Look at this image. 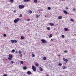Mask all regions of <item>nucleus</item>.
Listing matches in <instances>:
<instances>
[{
	"label": "nucleus",
	"mask_w": 76,
	"mask_h": 76,
	"mask_svg": "<svg viewBox=\"0 0 76 76\" xmlns=\"http://www.w3.org/2000/svg\"><path fill=\"white\" fill-rule=\"evenodd\" d=\"M13 57V56H12V55L11 54H10L9 55V57H8V59L10 60H12V58Z\"/></svg>",
	"instance_id": "obj_1"
},
{
	"label": "nucleus",
	"mask_w": 76,
	"mask_h": 76,
	"mask_svg": "<svg viewBox=\"0 0 76 76\" xmlns=\"http://www.w3.org/2000/svg\"><path fill=\"white\" fill-rule=\"evenodd\" d=\"M20 19L19 18H17L14 20V23H18V22L19 21Z\"/></svg>",
	"instance_id": "obj_2"
},
{
	"label": "nucleus",
	"mask_w": 76,
	"mask_h": 76,
	"mask_svg": "<svg viewBox=\"0 0 76 76\" xmlns=\"http://www.w3.org/2000/svg\"><path fill=\"white\" fill-rule=\"evenodd\" d=\"M24 6L23 5H20L19 6V7L20 9H23V8H24Z\"/></svg>",
	"instance_id": "obj_3"
},
{
	"label": "nucleus",
	"mask_w": 76,
	"mask_h": 76,
	"mask_svg": "<svg viewBox=\"0 0 76 76\" xmlns=\"http://www.w3.org/2000/svg\"><path fill=\"white\" fill-rule=\"evenodd\" d=\"M32 69H33V70L34 72H35L36 71V67L34 66H32Z\"/></svg>",
	"instance_id": "obj_4"
},
{
	"label": "nucleus",
	"mask_w": 76,
	"mask_h": 76,
	"mask_svg": "<svg viewBox=\"0 0 76 76\" xmlns=\"http://www.w3.org/2000/svg\"><path fill=\"white\" fill-rule=\"evenodd\" d=\"M41 41H42V42H43V43H47L46 41L44 39H42L41 40Z\"/></svg>",
	"instance_id": "obj_5"
},
{
	"label": "nucleus",
	"mask_w": 76,
	"mask_h": 76,
	"mask_svg": "<svg viewBox=\"0 0 76 76\" xmlns=\"http://www.w3.org/2000/svg\"><path fill=\"white\" fill-rule=\"evenodd\" d=\"M63 59L64 61L66 63H67V61H68V60L67 59H66L65 58H63Z\"/></svg>",
	"instance_id": "obj_6"
},
{
	"label": "nucleus",
	"mask_w": 76,
	"mask_h": 76,
	"mask_svg": "<svg viewBox=\"0 0 76 76\" xmlns=\"http://www.w3.org/2000/svg\"><path fill=\"white\" fill-rule=\"evenodd\" d=\"M64 30L65 31H69V29L67 28H64Z\"/></svg>",
	"instance_id": "obj_7"
},
{
	"label": "nucleus",
	"mask_w": 76,
	"mask_h": 76,
	"mask_svg": "<svg viewBox=\"0 0 76 76\" xmlns=\"http://www.w3.org/2000/svg\"><path fill=\"white\" fill-rule=\"evenodd\" d=\"M62 17L61 16H59V17H58V19H62Z\"/></svg>",
	"instance_id": "obj_8"
},
{
	"label": "nucleus",
	"mask_w": 76,
	"mask_h": 76,
	"mask_svg": "<svg viewBox=\"0 0 76 76\" xmlns=\"http://www.w3.org/2000/svg\"><path fill=\"white\" fill-rule=\"evenodd\" d=\"M49 24H50V25L51 26H54V25L53 23H49Z\"/></svg>",
	"instance_id": "obj_9"
},
{
	"label": "nucleus",
	"mask_w": 76,
	"mask_h": 76,
	"mask_svg": "<svg viewBox=\"0 0 76 76\" xmlns=\"http://www.w3.org/2000/svg\"><path fill=\"white\" fill-rule=\"evenodd\" d=\"M63 12L65 14V15H67L68 13L67 12V11H66V10L64 11Z\"/></svg>",
	"instance_id": "obj_10"
},
{
	"label": "nucleus",
	"mask_w": 76,
	"mask_h": 76,
	"mask_svg": "<svg viewBox=\"0 0 76 76\" xmlns=\"http://www.w3.org/2000/svg\"><path fill=\"white\" fill-rule=\"evenodd\" d=\"M27 73L28 75H31V72L30 71H28L27 72Z\"/></svg>",
	"instance_id": "obj_11"
},
{
	"label": "nucleus",
	"mask_w": 76,
	"mask_h": 76,
	"mask_svg": "<svg viewBox=\"0 0 76 76\" xmlns=\"http://www.w3.org/2000/svg\"><path fill=\"white\" fill-rule=\"evenodd\" d=\"M39 70L40 71H41V72L43 71V69L41 68V67H40Z\"/></svg>",
	"instance_id": "obj_12"
},
{
	"label": "nucleus",
	"mask_w": 76,
	"mask_h": 76,
	"mask_svg": "<svg viewBox=\"0 0 76 76\" xmlns=\"http://www.w3.org/2000/svg\"><path fill=\"white\" fill-rule=\"evenodd\" d=\"M40 15H38L37 14H36V18H39V16Z\"/></svg>",
	"instance_id": "obj_13"
},
{
	"label": "nucleus",
	"mask_w": 76,
	"mask_h": 76,
	"mask_svg": "<svg viewBox=\"0 0 76 76\" xmlns=\"http://www.w3.org/2000/svg\"><path fill=\"white\" fill-rule=\"evenodd\" d=\"M62 68L63 69H67V67L66 66H64L62 67Z\"/></svg>",
	"instance_id": "obj_14"
},
{
	"label": "nucleus",
	"mask_w": 76,
	"mask_h": 76,
	"mask_svg": "<svg viewBox=\"0 0 76 76\" xmlns=\"http://www.w3.org/2000/svg\"><path fill=\"white\" fill-rule=\"evenodd\" d=\"M27 69V67H26V66H24L23 67V69L24 70H26V69Z\"/></svg>",
	"instance_id": "obj_15"
},
{
	"label": "nucleus",
	"mask_w": 76,
	"mask_h": 76,
	"mask_svg": "<svg viewBox=\"0 0 76 76\" xmlns=\"http://www.w3.org/2000/svg\"><path fill=\"white\" fill-rule=\"evenodd\" d=\"M53 37V35L51 34L49 36V38H51V37Z\"/></svg>",
	"instance_id": "obj_16"
},
{
	"label": "nucleus",
	"mask_w": 76,
	"mask_h": 76,
	"mask_svg": "<svg viewBox=\"0 0 76 76\" xmlns=\"http://www.w3.org/2000/svg\"><path fill=\"white\" fill-rule=\"evenodd\" d=\"M30 0H24V2H26V1H29Z\"/></svg>",
	"instance_id": "obj_17"
},
{
	"label": "nucleus",
	"mask_w": 76,
	"mask_h": 76,
	"mask_svg": "<svg viewBox=\"0 0 76 76\" xmlns=\"http://www.w3.org/2000/svg\"><path fill=\"white\" fill-rule=\"evenodd\" d=\"M47 29H48V30H50L51 29V28L50 27H48L47 28Z\"/></svg>",
	"instance_id": "obj_18"
},
{
	"label": "nucleus",
	"mask_w": 76,
	"mask_h": 76,
	"mask_svg": "<svg viewBox=\"0 0 76 76\" xmlns=\"http://www.w3.org/2000/svg\"><path fill=\"white\" fill-rule=\"evenodd\" d=\"M42 58L44 60H45L47 59L46 58V57H43Z\"/></svg>",
	"instance_id": "obj_19"
},
{
	"label": "nucleus",
	"mask_w": 76,
	"mask_h": 76,
	"mask_svg": "<svg viewBox=\"0 0 76 76\" xmlns=\"http://www.w3.org/2000/svg\"><path fill=\"white\" fill-rule=\"evenodd\" d=\"M21 39H24V37L23 36H22L21 37Z\"/></svg>",
	"instance_id": "obj_20"
},
{
	"label": "nucleus",
	"mask_w": 76,
	"mask_h": 76,
	"mask_svg": "<svg viewBox=\"0 0 76 76\" xmlns=\"http://www.w3.org/2000/svg\"><path fill=\"white\" fill-rule=\"evenodd\" d=\"M15 50L14 49H13L12 50V51H11V52L12 53H15Z\"/></svg>",
	"instance_id": "obj_21"
},
{
	"label": "nucleus",
	"mask_w": 76,
	"mask_h": 76,
	"mask_svg": "<svg viewBox=\"0 0 76 76\" xmlns=\"http://www.w3.org/2000/svg\"><path fill=\"white\" fill-rule=\"evenodd\" d=\"M11 42H12V44H13V43H14V40H11Z\"/></svg>",
	"instance_id": "obj_22"
},
{
	"label": "nucleus",
	"mask_w": 76,
	"mask_h": 76,
	"mask_svg": "<svg viewBox=\"0 0 76 76\" xmlns=\"http://www.w3.org/2000/svg\"><path fill=\"white\" fill-rule=\"evenodd\" d=\"M58 65H59V66H62V64L60 62L59 63Z\"/></svg>",
	"instance_id": "obj_23"
},
{
	"label": "nucleus",
	"mask_w": 76,
	"mask_h": 76,
	"mask_svg": "<svg viewBox=\"0 0 76 76\" xmlns=\"http://www.w3.org/2000/svg\"><path fill=\"white\" fill-rule=\"evenodd\" d=\"M34 3H37V2H38V0H34Z\"/></svg>",
	"instance_id": "obj_24"
},
{
	"label": "nucleus",
	"mask_w": 76,
	"mask_h": 76,
	"mask_svg": "<svg viewBox=\"0 0 76 76\" xmlns=\"http://www.w3.org/2000/svg\"><path fill=\"white\" fill-rule=\"evenodd\" d=\"M35 65L36 66H39V64L38 63H36L35 64Z\"/></svg>",
	"instance_id": "obj_25"
},
{
	"label": "nucleus",
	"mask_w": 76,
	"mask_h": 76,
	"mask_svg": "<svg viewBox=\"0 0 76 76\" xmlns=\"http://www.w3.org/2000/svg\"><path fill=\"white\" fill-rule=\"evenodd\" d=\"M70 20L72 22H74V21H75V20L73 19L72 18Z\"/></svg>",
	"instance_id": "obj_26"
},
{
	"label": "nucleus",
	"mask_w": 76,
	"mask_h": 76,
	"mask_svg": "<svg viewBox=\"0 0 76 76\" xmlns=\"http://www.w3.org/2000/svg\"><path fill=\"white\" fill-rule=\"evenodd\" d=\"M48 10H51V7H48Z\"/></svg>",
	"instance_id": "obj_27"
},
{
	"label": "nucleus",
	"mask_w": 76,
	"mask_h": 76,
	"mask_svg": "<svg viewBox=\"0 0 76 76\" xmlns=\"http://www.w3.org/2000/svg\"><path fill=\"white\" fill-rule=\"evenodd\" d=\"M14 41L15 43H16V42H17V40H16L15 39L14 40Z\"/></svg>",
	"instance_id": "obj_28"
},
{
	"label": "nucleus",
	"mask_w": 76,
	"mask_h": 76,
	"mask_svg": "<svg viewBox=\"0 0 76 76\" xmlns=\"http://www.w3.org/2000/svg\"><path fill=\"white\" fill-rule=\"evenodd\" d=\"M32 56L33 57H35V55L34 54H32Z\"/></svg>",
	"instance_id": "obj_29"
},
{
	"label": "nucleus",
	"mask_w": 76,
	"mask_h": 76,
	"mask_svg": "<svg viewBox=\"0 0 76 76\" xmlns=\"http://www.w3.org/2000/svg\"><path fill=\"white\" fill-rule=\"evenodd\" d=\"M32 13V11H31V10L29 11V13H30V14H31V13Z\"/></svg>",
	"instance_id": "obj_30"
},
{
	"label": "nucleus",
	"mask_w": 76,
	"mask_h": 76,
	"mask_svg": "<svg viewBox=\"0 0 76 76\" xmlns=\"http://www.w3.org/2000/svg\"><path fill=\"white\" fill-rule=\"evenodd\" d=\"M14 63V61H11V63H12V64H13Z\"/></svg>",
	"instance_id": "obj_31"
},
{
	"label": "nucleus",
	"mask_w": 76,
	"mask_h": 76,
	"mask_svg": "<svg viewBox=\"0 0 76 76\" xmlns=\"http://www.w3.org/2000/svg\"><path fill=\"white\" fill-rule=\"evenodd\" d=\"M10 2H13V1H14L13 0H10Z\"/></svg>",
	"instance_id": "obj_32"
},
{
	"label": "nucleus",
	"mask_w": 76,
	"mask_h": 76,
	"mask_svg": "<svg viewBox=\"0 0 76 76\" xmlns=\"http://www.w3.org/2000/svg\"><path fill=\"white\" fill-rule=\"evenodd\" d=\"M3 76H7V74H4Z\"/></svg>",
	"instance_id": "obj_33"
},
{
	"label": "nucleus",
	"mask_w": 76,
	"mask_h": 76,
	"mask_svg": "<svg viewBox=\"0 0 76 76\" xmlns=\"http://www.w3.org/2000/svg\"><path fill=\"white\" fill-rule=\"evenodd\" d=\"M62 38H64V35H62L61 36Z\"/></svg>",
	"instance_id": "obj_34"
},
{
	"label": "nucleus",
	"mask_w": 76,
	"mask_h": 76,
	"mask_svg": "<svg viewBox=\"0 0 76 76\" xmlns=\"http://www.w3.org/2000/svg\"><path fill=\"white\" fill-rule=\"evenodd\" d=\"M20 57H22V54H20Z\"/></svg>",
	"instance_id": "obj_35"
},
{
	"label": "nucleus",
	"mask_w": 76,
	"mask_h": 76,
	"mask_svg": "<svg viewBox=\"0 0 76 76\" xmlns=\"http://www.w3.org/2000/svg\"><path fill=\"white\" fill-rule=\"evenodd\" d=\"M20 63H21L22 64H23V62L22 61H20Z\"/></svg>",
	"instance_id": "obj_36"
},
{
	"label": "nucleus",
	"mask_w": 76,
	"mask_h": 76,
	"mask_svg": "<svg viewBox=\"0 0 76 76\" xmlns=\"http://www.w3.org/2000/svg\"><path fill=\"white\" fill-rule=\"evenodd\" d=\"M64 53H67V50H65V51H64Z\"/></svg>",
	"instance_id": "obj_37"
},
{
	"label": "nucleus",
	"mask_w": 76,
	"mask_h": 76,
	"mask_svg": "<svg viewBox=\"0 0 76 76\" xmlns=\"http://www.w3.org/2000/svg\"><path fill=\"white\" fill-rule=\"evenodd\" d=\"M65 9H67V10H68V9H69V8H68V7H65Z\"/></svg>",
	"instance_id": "obj_38"
},
{
	"label": "nucleus",
	"mask_w": 76,
	"mask_h": 76,
	"mask_svg": "<svg viewBox=\"0 0 76 76\" xmlns=\"http://www.w3.org/2000/svg\"><path fill=\"white\" fill-rule=\"evenodd\" d=\"M73 11H75V10H76L75 9V8H74V9H73Z\"/></svg>",
	"instance_id": "obj_39"
},
{
	"label": "nucleus",
	"mask_w": 76,
	"mask_h": 76,
	"mask_svg": "<svg viewBox=\"0 0 76 76\" xmlns=\"http://www.w3.org/2000/svg\"><path fill=\"white\" fill-rule=\"evenodd\" d=\"M4 37H6V34H4Z\"/></svg>",
	"instance_id": "obj_40"
},
{
	"label": "nucleus",
	"mask_w": 76,
	"mask_h": 76,
	"mask_svg": "<svg viewBox=\"0 0 76 76\" xmlns=\"http://www.w3.org/2000/svg\"><path fill=\"white\" fill-rule=\"evenodd\" d=\"M19 54H22V52L21 51H19Z\"/></svg>",
	"instance_id": "obj_41"
},
{
	"label": "nucleus",
	"mask_w": 76,
	"mask_h": 76,
	"mask_svg": "<svg viewBox=\"0 0 76 76\" xmlns=\"http://www.w3.org/2000/svg\"><path fill=\"white\" fill-rule=\"evenodd\" d=\"M20 17H22V15L20 14Z\"/></svg>",
	"instance_id": "obj_42"
},
{
	"label": "nucleus",
	"mask_w": 76,
	"mask_h": 76,
	"mask_svg": "<svg viewBox=\"0 0 76 76\" xmlns=\"http://www.w3.org/2000/svg\"><path fill=\"white\" fill-rule=\"evenodd\" d=\"M27 20V21H29V20H30V19H28Z\"/></svg>",
	"instance_id": "obj_43"
},
{
	"label": "nucleus",
	"mask_w": 76,
	"mask_h": 76,
	"mask_svg": "<svg viewBox=\"0 0 76 76\" xmlns=\"http://www.w3.org/2000/svg\"><path fill=\"white\" fill-rule=\"evenodd\" d=\"M17 53H18V51H17L15 52V53L16 54H17Z\"/></svg>",
	"instance_id": "obj_44"
},
{
	"label": "nucleus",
	"mask_w": 76,
	"mask_h": 76,
	"mask_svg": "<svg viewBox=\"0 0 76 76\" xmlns=\"http://www.w3.org/2000/svg\"><path fill=\"white\" fill-rule=\"evenodd\" d=\"M46 76H49L48 75H46Z\"/></svg>",
	"instance_id": "obj_45"
},
{
	"label": "nucleus",
	"mask_w": 76,
	"mask_h": 76,
	"mask_svg": "<svg viewBox=\"0 0 76 76\" xmlns=\"http://www.w3.org/2000/svg\"><path fill=\"white\" fill-rule=\"evenodd\" d=\"M14 13H16V11H14Z\"/></svg>",
	"instance_id": "obj_46"
},
{
	"label": "nucleus",
	"mask_w": 76,
	"mask_h": 76,
	"mask_svg": "<svg viewBox=\"0 0 76 76\" xmlns=\"http://www.w3.org/2000/svg\"><path fill=\"white\" fill-rule=\"evenodd\" d=\"M51 39V41H53V39Z\"/></svg>",
	"instance_id": "obj_47"
},
{
	"label": "nucleus",
	"mask_w": 76,
	"mask_h": 76,
	"mask_svg": "<svg viewBox=\"0 0 76 76\" xmlns=\"http://www.w3.org/2000/svg\"><path fill=\"white\" fill-rule=\"evenodd\" d=\"M45 17H46V16L45 15Z\"/></svg>",
	"instance_id": "obj_48"
},
{
	"label": "nucleus",
	"mask_w": 76,
	"mask_h": 76,
	"mask_svg": "<svg viewBox=\"0 0 76 76\" xmlns=\"http://www.w3.org/2000/svg\"><path fill=\"white\" fill-rule=\"evenodd\" d=\"M1 23V22L0 21V24Z\"/></svg>",
	"instance_id": "obj_49"
}]
</instances>
